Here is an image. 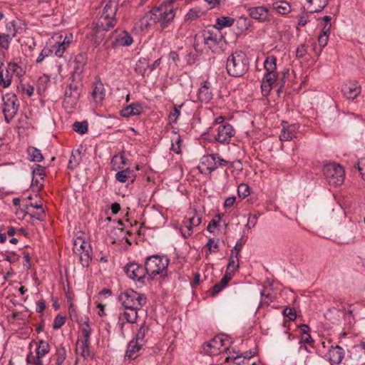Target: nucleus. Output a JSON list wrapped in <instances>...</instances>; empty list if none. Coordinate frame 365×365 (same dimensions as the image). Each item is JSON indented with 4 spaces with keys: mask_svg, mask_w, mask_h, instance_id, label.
Instances as JSON below:
<instances>
[{
    "mask_svg": "<svg viewBox=\"0 0 365 365\" xmlns=\"http://www.w3.org/2000/svg\"><path fill=\"white\" fill-rule=\"evenodd\" d=\"M358 170L362 179L365 181V158L361 159L358 163Z\"/></svg>",
    "mask_w": 365,
    "mask_h": 365,
    "instance_id": "59",
    "label": "nucleus"
},
{
    "mask_svg": "<svg viewBox=\"0 0 365 365\" xmlns=\"http://www.w3.org/2000/svg\"><path fill=\"white\" fill-rule=\"evenodd\" d=\"M175 16V9L171 5H160L159 7H155L151 9L140 20L141 28H147L150 26L148 20L154 23L160 24L162 28H166L174 19Z\"/></svg>",
    "mask_w": 365,
    "mask_h": 365,
    "instance_id": "1",
    "label": "nucleus"
},
{
    "mask_svg": "<svg viewBox=\"0 0 365 365\" xmlns=\"http://www.w3.org/2000/svg\"><path fill=\"white\" fill-rule=\"evenodd\" d=\"M142 107L138 103H132L120 110V115L125 118L140 115Z\"/></svg>",
    "mask_w": 365,
    "mask_h": 365,
    "instance_id": "26",
    "label": "nucleus"
},
{
    "mask_svg": "<svg viewBox=\"0 0 365 365\" xmlns=\"http://www.w3.org/2000/svg\"><path fill=\"white\" fill-rule=\"evenodd\" d=\"M119 299L124 308L141 309L147 302L144 294L138 293L133 289H128L121 293Z\"/></svg>",
    "mask_w": 365,
    "mask_h": 365,
    "instance_id": "5",
    "label": "nucleus"
},
{
    "mask_svg": "<svg viewBox=\"0 0 365 365\" xmlns=\"http://www.w3.org/2000/svg\"><path fill=\"white\" fill-rule=\"evenodd\" d=\"M180 232L182 237L187 239L192 235L193 230H192L190 228H187V226L182 225L180 227Z\"/></svg>",
    "mask_w": 365,
    "mask_h": 365,
    "instance_id": "60",
    "label": "nucleus"
},
{
    "mask_svg": "<svg viewBox=\"0 0 365 365\" xmlns=\"http://www.w3.org/2000/svg\"><path fill=\"white\" fill-rule=\"evenodd\" d=\"M7 67L11 71L12 76L15 75L16 76L20 78L23 76L25 73V71L24 70V68L16 63L10 62L7 64Z\"/></svg>",
    "mask_w": 365,
    "mask_h": 365,
    "instance_id": "41",
    "label": "nucleus"
},
{
    "mask_svg": "<svg viewBox=\"0 0 365 365\" xmlns=\"http://www.w3.org/2000/svg\"><path fill=\"white\" fill-rule=\"evenodd\" d=\"M182 105L175 106L173 111L170 112L169 115L170 120L173 123H176L178 116L180 114V108Z\"/></svg>",
    "mask_w": 365,
    "mask_h": 365,
    "instance_id": "53",
    "label": "nucleus"
},
{
    "mask_svg": "<svg viewBox=\"0 0 365 365\" xmlns=\"http://www.w3.org/2000/svg\"><path fill=\"white\" fill-rule=\"evenodd\" d=\"M210 252L216 251L218 249V240L210 239L206 245Z\"/></svg>",
    "mask_w": 365,
    "mask_h": 365,
    "instance_id": "57",
    "label": "nucleus"
},
{
    "mask_svg": "<svg viewBox=\"0 0 365 365\" xmlns=\"http://www.w3.org/2000/svg\"><path fill=\"white\" fill-rule=\"evenodd\" d=\"M228 162L222 158L218 154L204 155L198 165L200 173L210 174L220 166H226Z\"/></svg>",
    "mask_w": 365,
    "mask_h": 365,
    "instance_id": "7",
    "label": "nucleus"
},
{
    "mask_svg": "<svg viewBox=\"0 0 365 365\" xmlns=\"http://www.w3.org/2000/svg\"><path fill=\"white\" fill-rule=\"evenodd\" d=\"M33 175H38L42 180L43 178V176L45 175L44 168L39 165H37L36 168L33 170Z\"/></svg>",
    "mask_w": 365,
    "mask_h": 365,
    "instance_id": "63",
    "label": "nucleus"
},
{
    "mask_svg": "<svg viewBox=\"0 0 365 365\" xmlns=\"http://www.w3.org/2000/svg\"><path fill=\"white\" fill-rule=\"evenodd\" d=\"M3 113L5 120L9 123L17 113L19 104L18 99L14 93H6L3 96Z\"/></svg>",
    "mask_w": 365,
    "mask_h": 365,
    "instance_id": "8",
    "label": "nucleus"
},
{
    "mask_svg": "<svg viewBox=\"0 0 365 365\" xmlns=\"http://www.w3.org/2000/svg\"><path fill=\"white\" fill-rule=\"evenodd\" d=\"M307 47L304 44L299 45L296 50V57L298 58H303L307 54Z\"/></svg>",
    "mask_w": 365,
    "mask_h": 365,
    "instance_id": "56",
    "label": "nucleus"
},
{
    "mask_svg": "<svg viewBox=\"0 0 365 365\" xmlns=\"http://www.w3.org/2000/svg\"><path fill=\"white\" fill-rule=\"evenodd\" d=\"M11 81L12 74L8 67H6L5 71L2 68H0V85L4 88H7L11 85Z\"/></svg>",
    "mask_w": 365,
    "mask_h": 365,
    "instance_id": "35",
    "label": "nucleus"
},
{
    "mask_svg": "<svg viewBox=\"0 0 365 365\" xmlns=\"http://www.w3.org/2000/svg\"><path fill=\"white\" fill-rule=\"evenodd\" d=\"M213 98V93L211 90V83L205 81L200 83L197 91V99L201 103H208Z\"/></svg>",
    "mask_w": 365,
    "mask_h": 365,
    "instance_id": "16",
    "label": "nucleus"
},
{
    "mask_svg": "<svg viewBox=\"0 0 365 365\" xmlns=\"http://www.w3.org/2000/svg\"><path fill=\"white\" fill-rule=\"evenodd\" d=\"M118 161H120V163L122 165L125 164V158L123 155H115L110 161L111 165L113 167V170H116L117 169L120 168V166L115 167V165L117 164H118Z\"/></svg>",
    "mask_w": 365,
    "mask_h": 365,
    "instance_id": "48",
    "label": "nucleus"
},
{
    "mask_svg": "<svg viewBox=\"0 0 365 365\" xmlns=\"http://www.w3.org/2000/svg\"><path fill=\"white\" fill-rule=\"evenodd\" d=\"M284 316L288 317L290 320H294L297 318V314L294 309L290 307H286L283 310Z\"/></svg>",
    "mask_w": 365,
    "mask_h": 365,
    "instance_id": "54",
    "label": "nucleus"
},
{
    "mask_svg": "<svg viewBox=\"0 0 365 365\" xmlns=\"http://www.w3.org/2000/svg\"><path fill=\"white\" fill-rule=\"evenodd\" d=\"M269 12V9L264 6H253L247 9L249 16L260 23L269 22L270 21Z\"/></svg>",
    "mask_w": 365,
    "mask_h": 365,
    "instance_id": "14",
    "label": "nucleus"
},
{
    "mask_svg": "<svg viewBox=\"0 0 365 365\" xmlns=\"http://www.w3.org/2000/svg\"><path fill=\"white\" fill-rule=\"evenodd\" d=\"M2 259L10 263H14L18 261V255L15 252L1 254Z\"/></svg>",
    "mask_w": 365,
    "mask_h": 365,
    "instance_id": "52",
    "label": "nucleus"
},
{
    "mask_svg": "<svg viewBox=\"0 0 365 365\" xmlns=\"http://www.w3.org/2000/svg\"><path fill=\"white\" fill-rule=\"evenodd\" d=\"M124 270L126 275L137 282L140 286L144 284L147 274L145 267H143L138 263L132 262L128 264L125 267Z\"/></svg>",
    "mask_w": 365,
    "mask_h": 365,
    "instance_id": "9",
    "label": "nucleus"
},
{
    "mask_svg": "<svg viewBox=\"0 0 365 365\" xmlns=\"http://www.w3.org/2000/svg\"><path fill=\"white\" fill-rule=\"evenodd\" d=\"M14 37L8 34H0V46L4 49H8Z\"/></svg>",
    "mask_w": 365,
    "mask_h": 365,
    "instance_id": "45",
    "label": "nucleus"
},
{
    "mask_svg": "<svg viewBox=\"0 0 365 365\" xmlns=\"http://www.w3.org/2000/svg\"><path fill=\"white\" fill-rule=\"evenodd\" d=\"M6 30L8 31V34L11 35V36H15L16 34V29L15 28V25L13 21H10L6 24Z\"/></svg>",
    "mask_w": 365,
    "mask_h": 365,
    "instance_id": "61",
    "label": "nucleus"
},
{
    "mask_svg": "<svg viewBox=\"0 0 365 365\" xmlns=\"http://www.w3.org/2000/svg\"><path fill=\"white\" fill-rule=\"evenodd\" d=\"M265 73H278L277 72V58L274 56H267L264 62Z\"/></svg>",
    "mask_w": 365,
    "mask_h": 365,
    "instance_id": "30",
    "label": "nucleus"
},
{
    "mask_svg": "<svg viewBox=\"0 0 365 365\" xmlns=\"http://www.w3.org/2000/svg\"><path fill=\"white\" fill-rule=\"evenodd\" d=\"M81 152L78 150L73 151L70 156L68 168L72 170L77 168L81 161Z\"/></svg>",
    "mask_w": 365,
    "mask_h": 365,
    "instance_id": "38",
    "label": "nucleus"
},
{
    "mask_svg": "<svg viewBox=\"0 0 365 365\" xmlns=\"http://www.w3.org/2000/svg\"><path fill=\"white\" fill-rule=\"evenodd\" d=\"M114 41L112 46L113 47L118 46H129L133 42L132 36L125 31L120 32L116 36H113Z\"/></svg>",
    "mask_w": 365,
    "mask_h": 365,
    "instance_id": "20",
    "label": "nucleus"
},
{
    "mask_svg": "<svg viewBox=\"0 0 365 365\" xmlns=\"http://www.w3.org/2000/svg\"><path fill=\"white\" fill-rule=\"evenodd\" d=\"M50 351V346L48 342L40 340L38 341V345L37 346V349L36 350V356H34L32 355V353L30 352L29 354H28L26 360L27 362L34 364L35 365H42V360L41 359L46 355Z\"/></svg>",
    "mask_w": 365,
    "mask_h": 365,
    "instance_id": "12",
    "label": "nucleus"
},
{
    "mask_svg": "<svg viewBox=\"0 0 365 365\" xmlns=\"http://www.w3.org/2000/svg\"><path fill=\"white\" fill-rule=\"evenodd\" d=\"M234 19L229 16L218 18L216 20L217 25V29H221L224 27L231 26L234 24Z\"/></svg>",
    "mask_w": 365,
    "mask_h": 365,
    "instance_id": "42",
    "label": "nucleus"
},
{
    "mask_svg": "<svg viewBox=\"0 0 365 365\" xmlns=\"http://www.w3.org/2000/svg\"><path fill=\"white\" fill-rule=\"evenodd\" d=\"M169 260L166 257H160L158 255L150 256L145 261V270L147 274L151 278H154L157 274L164 276L166 274V269L168 266Z\"/></svg>",
    "mask_w": 365,
    "mask_h": 365,
    "instance_id": "3",
    "label": "nucleus"
},
{
    "mask_svg": "<svg viewBox=\"0 0 365 365\" xmlns=\"http://www.w3.org/2000/svg\"><path fill=\"white\" fill-rule=\"evenodd\" d=\"M88 126L87 121L75 122L73 124V129L75 132L83 135L88 132Z\"/></svg>",
    "mask_w": 365,
    "mask_h": 365,
    "instance_id": "43",
    "label": "nucleus"
},
{
    "mask_svg": "<svg viewBox=\"0 0 365 365\" xmlns=\"http://www.w3.org/2000/svg\"><path fill=\"white\" fill-rule=\"evenodd\" d=\"M328 39H329V37H328V36H327V34H320L318 36V42H319V46H320V49L318 52H317L315 51L317 55L319 56L322 51V48H324L327 46Z\"/></svg>",
    "mask_w": 365,
    "mask_h": 365,
    "instance_id": "50",
    "label": "nucleus"
},
{
    "mask_svg": "<svg viewBox=\"0 0 365 365\" xmlns=\"http://www.w3.org/2000/svg\"><path fill=\"white\" fill-rule=\"evenodd\" d=\"M250 60L247 54L237 51L230 54L226 62V70L229 76L238 78L244 76L249 70Z\"/></svg>",
    "mask_w": 365,
    "mask_h": 365,
    "instance_id": "2",
    "label": "nucleus"
},
{
    "mask_svg": "<svg viewBox=\"0 0 365 365\" xmlns=\"http://www.w3.org/2000/svg\"><path fill=\"white\" fill-rule=\"evenodd\" d=\"M91 95L96 104L102 103L106 96V91L101 81H97L93 83Z\"/></svg>",
    "mask_w": 365,
    "mask_h": 365,
    "instance_id": "22",
    "label": "nucleus"
},
{
    "mask_svg": "<svg viewBox=\"0 0 365 365\" xmlns=\"http://www.w3.org/2000/svg\"><path fill=\"white\" fill-rule=\"evenodd\" d=\"M299 126L296 124L289 125L287 122L282 123V129L279 135L282 141L292 140L295 138Z\"/></svg>",
    "mask_w": 365,
    "mask_h": 365,
    "instance_id": "18",
    "label": "nucleus"
},
{
    "mask_svg": "<svg viewBox=\"0 0 365 365\" xmlns=\"http://www.w3.org/2000/svg\"><path fill=\"white\" fill-rule=\"evenodd\" d=\"M203 36L205 46L212 52H215L220 48L222 41V35L220 32L205 31L203 33Z\"/></svg>",
    "mask_w": 365,
    "mask_h": 365,
    "instance_id": "11",
    "label": "nucleus"
},
{
    "mask_svg": "<svg viewBox=\"0 0 365 365\" xmlns=\"http://www.w3.org/2000/svg\"><path fill=\"white\" fill-rule=\"evenodd\" d=\"M29 159L33 162H41L43 157L40 150L34 147H29L27 149Z\"/></svg>",
    "mask_w": 365,
    "mask_h": 365,
    "instance_id": "37",
    "label": "nucleus"
},
{
    "mask_svg": "<svg viewBox=\"0 0 365 365\" xmlns=\"http://www.w3.org/2000/svg\"><path fill=\"white\" fill-rule=\"evenodd\" d=\"M272 6L278 14L282 15H286L291 11L289 4L285 1H274L272 3Z\"/></svg>",
    "mask_w": 365,
    "mask_h": 365,
    "instance_id": "31",
    "label": "nucleus"
},
{
    "mask_svg": "<svg viewBox=\"0 0 365 365\" xmlns=\"http://www.w3.org/2000/svg\"><path fill=\"white\" fill-rule=\"evenodd\" d=\"M86 243L83 242L80 246L79 251V261L83 267H87L89 265L90 262L91 261V247L88 245V248L86 249Z\"/></svg>",
    "mask_w": 365,
    "mask_h": 365,
    "instance_id": "23",
    "label": "nucleus"
},
{
    "mask_svg": "<svg viewBox=\"0 0 365 365\" xmlns=\"http://www.w3.org/2000/svg\"><path fill=\"white\" fill-rule=\"evenodd\" d=\"M257 218L258 217L256 215L250 214L246 227L249 230H251L252 228L255 227V226L257 224Z\"/></svg>",
    "mask_w": 365,
    "mask_h": 365,
    "instance_id": "55",
    "label": "nucleus"
},
{
    "mask_svg": "<svg viewBox=\"0 0 365 365\" xmlns=\"http://www.w3.org/2000/svg\"><path fill=\"white\" fill-rule=\"evenodd\" d=\"M79 326L83 336L81 340L91 341V335L93 332V329L91 327L89 319H86L85 321L79 323Z\"/></svg>",
    "mask_w": 365,
    "mask_h": 365,
    "instance_id": "34",
    "label": "nucleus"
},
{
    "mask_svg": "<svg viewBox=\"0 0 365 365\" xmlns=\"http://www.w3.org/2000/svg\"><path fill=\"white\" fill-rule=\"evenodd\" d=\"M149 66L148 59L141 58L136 62L135 71L138 74L144 76L148 69H149Z\"/></svg>",
    "mask_w": 365,
    "mask_h": 365,
    "instance_id": "36",
    "label": "nucleus"
},
{
    "mask_svg": "<svg viewBox=\"0 0 365 365\" xmlns=\"http://www.w3.org/2000/svg\"><path fill=\"white\" fill-rule=\"evenodd\" d=\"M135 174L133 170L127 168L118 172L115 174V179L120 182L125 183L128 180L131 182L134 180Z\"/></svg>",
    "mask_w": 365,
    "mask_h": 365,
    "instance_id": "27",
    "label": "nucleus"
},
{
    "mask_svg": "<svg viewBox=\"0 0 365 365\" xmlns=\"http://www.w3.org/2000/svg\"><path fill=\"white\" fill-rule=\"evenodd\" d=\"M225 339L222 336H217L212 341L208 342L207 346L213 349L214 350L212 352L215 354L216 351L220 350V349L225 346Z\"/></svg>",
    "mask_w": 365,
    "mask_h": 365,
    "instance_id": "39",
    "label": "nucleus"
},
{
    "mask_svg": "<svg viewBox=\"0 0 365 365\" xmlns=\"http://www.w3.org/2000/svg\"><path fill=\"white\" fill-rule=\"evenodd\" d=\"M80 97V91L76 85L69 84L64 94L63 106L65 109L71 111L78 101Z\"/></svg>",
    "mask_w": 365,
    "mask_h": 365,
    "instance_id": "10",
    "label": "nucleus"
},
{
    "mask_svg": "<svg viewBox=\"0 0 365 365\" xmlns=\"http://www.w3.org/2000/svg\"><path fill=\"white\" fill-rule=\"evenodd\" d=\"M217 133L215 135V140L222 144L230 143V139L235 135L233 127L227 123L219 125L217 128Z\"/></svg>",
    "mask_w": 365,
    "mask_h": 365,
    "instance_id": "13",
    "label": "nucleus"
},
{
    "mask_svg": "<svg viewBox=\"0 0 365 365\" xmlns=\"http://www.w3.org/2000/svg\"><path fill=\"white\" fill-rule=\"evenodd\" d=\"M199 16V12L195 9H190L185 15V20H194Z\"/></svg>",
    "mask_w": 365,
    "mask_h": 365,
    "instance_id": "62",
    "label": "nucleus"
},
{
    "mask_svg": "<svg viewBox=\"0 0 365 365\" xmlns=\"http://www.w3.org/2000/svg\"><path fill=\"white\" fill-rule=\"evenodd\" d=\"M90 344L91 341L88 340H78L76 343L77 349L76 351L80 353V354L84 358L86 359L91 355V352L90 350Z\"/></svg>",
    "mask_w": 365,
    "mask_h": 365,
    "instance_id": "28",
    "label": "nucleus"
},
{
    "mask_svg": "<svg viewBox=\"0 0 365 365\" xmlns=\"http://www.w3.org/2000/svg\"><path fill=\"white\" fill-rule=\"evenodd\" d=\"M65 322H66V317H63L60 314H58L54 319L53 324V328L54 329H60L65 324Z\"/></svg>",
    "mask_w": 365,
    "mask_h": 365,
    "instance_id": "51",
    "label": "nucleus"
},
{
    "mask_svg": "<svg viewBox=\"0 0 365 365\" xmlns=\"http://www.w3.org/2000/svg\"><path fill=\"white\" fill-rule=\"evenodd\" d=\"M112 28H107L106 26L100 27L98 26V23L93 24V44L95 47H98L103 41L105 37V32L109 31Z\"/></svg>",
    "mask_w": 365,
    "mask_h": 365,
    "instance_id": "21",
    "label": "nucleus"
},
{
    "mask_svg": "<svg viewBox=\"0 0 365 365\" xmlns=\"http://www.w3.org/2000/svg\"><path fill=\"white\" fill-rule=\"evenodd\" d=\"M300 341L304 344L311 345L313 342V339L309 333H302L301 334Z\"/></svg>",
    "mask_w": 365,
    "mask_h": 365,
    "instance_id": "58",
    "label": "nucleus"
},
{
    "mask_svg": "<svg viewBox=\"0 0 365 365\" xmlns=\"http://www.w3.org/2000/svg\"><path fill=\"white\" fill-rule=\"evenodd\" d=\"M237 193H238V196L240 198H242V199L245 198L250 194V187L247 184H245V183L240 184L237 188Z\"/></svg>",
    "mask_w": 365,
    "mask_h": 365,
    "instance_id": "46",
    "label": "nucleus"
},
{
    "mask_svg": "<svg viewBox=\"0 0 365 365\" xmlns=\"http://www.w3.org/2000/svg\"><path fill=\"white\" fill-rule=\"evenodd\" d=\"M310 12H319L327 4V0H309Z\"/></svg>",
    "mask_w": 365,
    "mask_h": 365,
    "instance_id": "40",
    "label": "nucleus"
},
{
    "mask_svg": "<svg viewBox=\"0 0 365 365\" xmlns=\"http://www.w3.org/2000/svg\"><path fill=\"white\" fill-rule=\"evenodd\" d=\"M140 309L136 308H125L124 310L119 314L118 316V324L121 328L125 322L134 324L136 322L138 319V312Z\"/></svg>",
    "mask_w": 365,
    "mask_h": 365,
    "instance_id": "15",
    "label": "nucleus"
},
{
    "mask_svg": "<svg viewBox=\"0 0 365 365\" xmlns=\"http://www.w3.org/2000/svg\"><path fill=\"white\" fill-rule=\"evenodd\" d=\"M53 51L48 47H44L36 60V63H41L46 57H49Z\"/></svg>",
    "mask_w": 365,
    "mask_h": 365,
    "instance_id": "47",
    "label": "nucleus"
},
{
    "mask_svg": "<svg viewBox=\"0 0 365 365\" xmlns=\"http://www.w3.org/2000/svg\"><path fill=\"white\" fill-rule=\"evenodd\" d=\"M118 5V0H108L106 2L101 16L96 21L98 26H106L107 28H113L115 26L117 22L115 14Z\"/></svg>",
    "mask_w": 365,
    "mask_h": 365,
    "instance_id": "4",
    "label": "nucleus"
},
{
    "mask_svg": "<svg viewBox=\"0 0 365 365\" xmlns=\"http://www.w3.org/2000/svg\"><path fill=\"white\" fill-rule=\"evenodd\" d=\"M143 345L134 339H132L128 345L125 356L131 359H136L138 356V352Z\"/></svg>",
    "mask_w": 365,
    "mask_h": 365,
    "instance_id": "24",
    "label": "nucleus"
},
{
    "mask_svg": "<svg viewBox=\"0 0 365 365\" xmlns=\"http://www.w3.org/2000/svg\"><path fill=\"white\" fill-rule=\"evenodd\" d=\"M149 333L150 327L145 322H144L138 329L135 338L134 339L140 342V344H145L147 341V337L148 336Z\"/></svg>",
    "mask_w": 365,
    "mask_h": 365,
    "instance_id": "29",
    "label": "nucleus"
},
{
    "mask_svg": "<svg viewBox=\"0 0 365 365\" xmlns=\"http://www.w3.org/2000/svg\"><path fill=\"white\" fill-rule=\"evenodd\" d=\"M329 360L332 364H339L342 361V351L339 346L332 347L329 351Z\"/></svg>",
    "mask_w": 365,
    "mask_h": 365,
    "instance_id": "32",
    "label": "nucleus"
},
{
    "mask_svg": "<svg viewBox=\"0 0 365 365\" xmlns=\"http://www.w3.org/2000/svg\"><path fill=\"white\" fill-rule=\"evenodd\" d=\"M239 267V260L237 253L234 254L233 252H231V255L229 259V263L227 266V269L225 273H230L231 276H234L235 272Z\"/></svg>",
    "mask_w": 365,
    "mask_h": 365,
    "instance_id": "33",
    "label": "nucleus"
},
{
    "mask_svg": "<svg viewBox=\"0 0 365 365\" xmlns=\"http://www.w3.org/2000/svg\"><path fill=\"white\" fill-rule=\"evenodd\" d=\"M74 63L76 64L75 69L81 70L83 68L86 63V57L83 54H78L76 56Z\"/></svg>",
    "mask_w": 365,
    "mask_h": 365,
    "instance_id": "49",
    "label": "nucleus"
},
{
    "mask_svg": "<svg viewBox=\"0 0 365 365\" xmlns=\"http://www.w3.org/2000/svg\"><path fill=\"white\" fill-rule=\"evenodd\" d=\"M361 93V86L356 81H350L344 88V96L348 100L355 99Z\"/></svg>",
    "mask_w": 365,
    "mask_h": 365,
    "instance_id": "19",
    "label": "nucleus"
},
{
    "mask_svg": "<svg viewBox=\"0 0 365 365\" xmlns=\"http://www.w3.org/2000/svg\"><path fill=\"white\" fill-rule=\"evenodd\" d=\"M73 36L72 34H69L64 37L63 41L61 43L55 45L53 46L56 48L55 55L58 57H61L67 49L68 46L73 41Z\"/></svg>",
    "mask_w": 365,
    "mask_h": 365,
    "instance_id": "25",
    "label": "nucleus"
},
{
    "mask_svg": "<svg viewBox=\"0 0 365 365\" xmlns=\"http://www.w3.org/2000/svg\"><path fill=\"white\" fill-rule=\"evenodd\" d=\"M56 365H61L66 358V350L63 346L58 347L56 352Z\"/></svg>",
    "mask_w": 365,
    "mask_h": 365,
    "instance_id": "44",
    "label": "nucleus"
},
{
    "mask_svg": "<svg viewBox=\"0 0 365 365\" xmlns=\"http://www.w3.org/2000/svg\"><path fill=\"white\" fill-rule=\"evenodd\" d=\"M190 225H192L194 227L198 226L201 223V217L199 215L193 216L187 219Z\"/></svg>",
    "mask_w": 365,
    "mask_h": 365,
    "instance_id": "64",
    "label": "nucleus"
},
{
    "mask_svg": "<svg viewBox=\"0 0 365 365\" xmlns=\"http://www.w3.org/2000/svg\"><path fill=\"white\" fill-rule=\"evenodd\" d=\"M323 175L329 185L339 187L342 185V167L335 163H327L324 165Z\"/></svg>",
    "mask_w": 365,
    "mask_h": 365,
    "instance_id": "6",
    "label": "nucleus"
},
{
    "mask_svg": "<svg viewBox=\"0 0 365 365\" xmlns=\"http://www.w3.org/2000/svg\"><path fill=\"white\" fill-rule=\"evenodd\" d=\"M278 79V73H264L262 81L261 90L264 96H267L272 88V86Z\"/></svg>",
    "mask_w": 365,
    "mask_h": 365,
    "instance_id": "17",
    "label": "nucleus"
}]
</instances>
